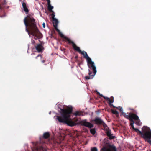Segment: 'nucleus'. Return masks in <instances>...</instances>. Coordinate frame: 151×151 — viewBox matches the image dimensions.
<instances>
[{"label": "nucleus", "instance_id": "1", "mask_svg": "<svg viewBox=\"0 0 151 151\" xmlns=\"http://www.w3.org/2000/svg\"><path fill=\"white\" fill-rule=\"evenodd\" d=\"M122 114L125 118L129 119L132 122L130 123V125L132 128L138 134H141L146 141L151 144V131L150 128L144 126L142 128V132H141L138 129L134 127L133 125L134 122L133 119H138V116L132 113H130L128 115H127L124 112H122Z\"/></svg>", "mask_w": 151, "mask_h": 151}, {"label": "nucleus", "instance_id": "2", "mask_svg": "<svg viewBox=\"0 0 151 151\" xmlns=\"http://www.w3.org/2000/svg\"><path fill=\"white\" fill-rule=\"evenodd\" d=\"M61 116H57V119L60 122L66 124L68 125L73 126L76 125V123L73 121L70 118V114L72 112L71 108H68L65 109H61Z\"/></svg>", "mask_w": 151, "mask_h": 151}, {"label": "nucleus", "instance_id": "3", "mask_svg": "<svg viewBox=\"0 0 151 151\" xmlns=\"http://www.w3.org/2000/svg\"><path fill=\"white\" fill-rule=\"evenodd\" d=\"M24 22L26 27V31L29 35L30 34L35 36L37 29L36 27L35 20L31 16H27L25 18Z\"/></svg>", "mask_w": 151, "mask_h": 151}, {"label": "nucleus", "instance_id": "4", "mask_svg": "<svg viewBox=\"0 0 151 151\" xmlns=\"http://www.w3.org/2000/svg\"><path fill=\"white\" fill-rule=\"evenodd\" d=\"M73 48L76 50L79 51V52L82 54L84 57L86 59L88 65H90V66L92 67L93 70L94 71L95 73L96 72V67L94 65V63L93 62L91 61V58L88 56L86 52H81L80 50V48L78 47H77L76 45L74 43L73 44Z\"/></svg>", "mask_w": 151, "mask_h": 151}, {"label": "nucleus", "instance_id": "5", "mask_svg": "<svg viewBox=\"0 0 151 151\" xmlns=\"http://www.w3.org/2000/svg\"><path fill=\"white\" fill-rule=\"evenodd\" d=\"M52 12H53V13H52V16L53 19V25L54 26V27L56 29V30L58 32V33L60 34V35L61 37L64 38L67 41H68L69 42H70V40L67 37H66L64 36V35L60 32V30H59L58 29L57 26L58 23V20L55 18V15L54 14V12L53 11Z\"/></svg>", "mask_w": 151, "mask_h": 151}, {"label": "nucleus", "instance_id": "6", "mask_svg": "<svg viewBox=\"0 0 151 151\" xmlns=\"http://www.w3.org/2000/svg\"><path fill=\"white\" fill-rule=\"evenodd\" d=\"M101 151H116L115 147L114 146H109L101 149Z\"/></svg>", "mask_w": 151, "mask_h": 151}, {"label": "nucleus", "instance_id": "7", "mask_svg": "<svg viewBox=\"0 0 151 151\" xmlns=\"http://www.w3.org/2000/svg\"><path fill=\"white\" fill-rule=\"evenodd\" d=\"M82 124L89 128H91L93 127V125L91 123L87 122L86 120H84L82 122Z\"/></svg>", "mask_w": 151, "mask_h": 151}, {"label": "nucleus", "instance_id": "8", "mask_svg": "<svg viewBox=\"0 0 151 151\" xmlns=\"http://www.w3.org/2000/svg\"><path fill=\"white\" fill-rule=\"evenodd\" d=\"M36 48L38 52L42 51L43 49V47L40 44L38 45L36 47Z\"/></svg>", "mask_w": 151, "mask_h": 151}, {"label": "nucleus", "instance_id": "9", "mask_svg": "<svg viewBox=\"0 0 151 151\" xmlns=\"http://www.w3.org/2000/svg\"><path fill=\"white\" fill-rule=\"evenodd\" d=\"M107 136L109 137V138L111 139H113L114 138V136H113V134H111V132L109 131L107 132Z\"/></svg>", "mask_w": 151, "mask_h": 151}, {"label": "nucleus", "instance_id": "10", "mask_svg": "<svg viewBox=\"0 0 151 151\" xmlns=\"http://www.w3.org/2000/svg\"><path fill=\"white\" fill-rule=\"evenodd\" d=\"M95 121L96 123L99 124H103V121L100 118H96L95 119Z\"/></svg>", "mask_w": 151, "mask_h": 151}, {"label": "nucleus", "instance_id": "11", "mask_svg": "<svg viewBox=\"0 0 151 151\" xmlns=\"http://www.w3.org/2000/svg\"><path fill=\"white\" fill-rule=\"evenodd\" d=\"M94 71V75H91V73H89V77H88V76H86L85 77V79H92V78H93V77L96 74L95 73L94 71Z\"/></svg>", "mask_w": 151, "mask_h": 151}, {"label": "nucleus", "instance_id": "12", "mask_svg": "<svg viewBox=\"0 0 151 151\" xmlns=\"http://www.w3.org/2000/svg\"><path fill=\"white\" fill-rule=\"evenodd\" d=\"M22 6L24 11L26 12H28V10L27 8L26 7V5L25 3H22Z\"/></svg>", "mask_w": 151, "mask_h": 151}, {"label": "nucleus", "instance_id": "13", "mask_svg": "<svg viewBox=\"0 0 151 151\" xmlns=\"http://www.w3.org/2000/svg\"><path fill=\"white\" fill-rule=\"evenodd\" d=\"M134 120H136V124L138 125H140L141 124V123L140 122V120L139 119V117L137 119H134Z\"/></svg>", "mask_w": 151, "mask_h": 151}, {"label": "nucleus", "instance_id": "14", "mask_svg": "<svg viewBox=\"0 0 151 151\" xmlns=\"http://www.w3.org/2000/svg\"><path fill=\"white\" fill-rule=\"evenodd\" d=\"M49 136V134L48 132L45 133L43 134V137L45 138H47Z\"/></svg>", "mask_w": 151, "mask_h": 151}, {"label": "nucleus", "instance_id": "15", "mask_svg": "<svg viewBox=\"0 0 151 151\" xmlns=\"http://www.w3.org/2000/svg\"><path fill=\"white\" fill-rule=\"evenodd\" d=\"M48 9L49 11H52V12H53V11H52V9L53 8V6H51V5L50 4V5H48Z\"/></svg>", "mask_w": 151, "mask_h": 151}, {"label": "nucleus", "instance_id": "16", "mask_svg": "<svg viewBox=\"0 0 151 151\" xmlns=\"http://www.w3.org/2000/svg\"><path fill=\"white\" fill-rule=\"evenodd\" d=\"M116 108L120 111V112H121L122 114V112H124L123 111V109L122 108V107L120 106H119Z\"/></svg>", "mask_w": 151, "mask_h": 151}, {"label": "nucleus", "instance_id": "17", "mask_svg": "<svg viewBox=\"0 0 151 151\" xmlns=\"http://www.w3.org/2000/svg\"><path fill=\"white\" fill-rule=\"evenodd\" d=\"M90 132L93 134H94L96 132L95 130L94 129H90Z\"/></svg>", "mask_w": 151, "mask_h": 151}, {"label": "nucleus", "instance_id": "18", "mask_svg": "<svg viewBox=\"0 0 151 151\" xmlns=\"http://www.w3.org/2000/svg\"><path fill=\"white\" fill-rule=\"evenodd\" d=\"M112 112L114 114H118L119 113L116 110H112Z\"/></svg>", "mask_w": 151, "mask_h": 151}, {"label": "nucleus", "instance_id": "19", "mask_svg": "<svg viewBox=\"0 0 151 151\" xmlns=\"http://www.w3.org/2000/svg\"><path fill=\"white\" fill-rule=\"evenodd\" d=\"M74 114L76 116H78L80 115V113L78 111H77L75 112Z\"/></svg>", "mask_w": 151, "mask_h": 151}, {"label": "nucleus", "instance_id": "20", "mask_svg": "<svg viewBox=\"0 0 151 151\" xmlns=\"http://www.w3.org/2000/svg\"><path fill=\"white\" fill-rule=\"evenodd\" d=\"M91 151H98V150L96 148L94 147L93 148H92Z\"/></svg>", "mask_w": 151, "mask_h": 151}, {"label": "nucleus", "instance_id": "21", "mask_svg": "<svg viewBox=\"0 0 151 151\" xmlns=\"http://www.w3.org/2000/svg\"><path fill=\"white\" fill-rule=\"evenodd\" d=\"M104 99H106L108 101H110V99L106 97H104Z\"/></svg>", "mask_w": 151, "mask_h": 151}, {"label": "nucleus", "instance_id": "22", "mask_svg": "<svg viewBox=\"0 0 151 151\" xmlns=\"http://www.w3.org/2000/svg\"><path fill=\"white\" fill-rule=\"evenodd\" d=\"M47 2L48 5H50V0H47Z\"/></svg>", "mask_w": 151, "mask_h": 151}, {"label": "nucleus", "instance_id": "23", "mask_svg": "<svg viewBox=\"0 0 151 151\" xmlns=\"http://www.w3.org/2000/svg\"><path fill=\"white\" fill-rule=\"evenodd\" d=\"M109 101L110 104H111L113 102V100H111L110 99V101Z\"/></svg>", "mask_w": 151, "mask_h": 151}, {"label": "nucleus", "instance_id": "24", "mask_svg": "<svg viewBox=\"0 0 151 151\" xmlns=\"http://www.w3.org/2000/svg\"><path fill=\"white\" fill-rule=\"evenodd\" d=\"M42 25H43V28H45V23H43L42 24Z\"/></svg>", "mask_w": 151, "mask_h": 151}, {"label": "nucleus", "instance_id": "25", "mask_svg": "<svg viewBox=\"0 0 151 151\" xmlns=\"http://www.w3.org/2000/svg\"><path fill=\"white\" fill-rule=\"evenodd\" d=\"M40 57V58H41V56L40 55H39L37 56V57Z\"/></svg>", "mask_w": 151, "mask_h": 151}, {"label": "nucleus", "instance_id": "26", "mask_svg": "<svg viewBox=\"0 0 151 151\" xmlns=\"http://www.w3.org/2000/svg\"><path fill=\"white\" fill-rule=\"evenodd\" d=\"M100 96H103V95H102V94H100Z\"/></svg>", "mask_w": 151, "mask_h": 151}]
</instances>
